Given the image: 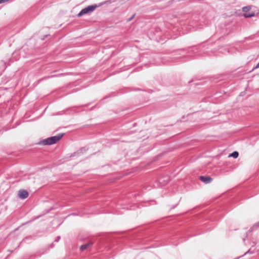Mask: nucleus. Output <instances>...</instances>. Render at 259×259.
Returning a JSON list of instances; mask_svg holds the SVG:
<instances>
[{"label":"nucleus","mask_w":259,"mask_h":259,"mask_svg":"<svg viewBox=\"0 0 259 259\" xmlns=\"http://www.w3.org/2000/svg\"><path fill=\"white\" fill-rule=\"evenodd\" d=\"M18 195L20 198L24 199L28 196V193L26 190H21L19 191Z\"/></svg>","instance_id":"obj_4"},{"label":"nucleus","mask_w":259,"mask_h":259,"mask_svg":"<svg viewBox=\"0 0 259 259\" xmlns=\"http://www.w3.org/2000/svg\"><path fill=\"white\" fill-rule=\"evenodd\" d=\"M258 15H259V10L256 11H251L250 13H244L243 14V16L245 18H250Z\"/></svg>","instance_id":"obj_3"},{"label":"nucleus","mask_w":259,"mask_h":259,"mask_svg":"<svg viewBox=\"0 0 259 259\" xmlns=\"http://www.w3.org/2000/svg\"><path fill=\"white\" fill-rule=\"evenodd\" d=\"M134 16H133V17H132L131 18L128 19V21H131L133 18H134Z\"/></svg>","instance_id":"obj_14"},{"label":"nucleus","mask_w":259,"mask_h":259,"mask_svg":"<svg viewBox=\"0 0 259 259\" xmlns=\"http://www.w3.org/2000/svg\"><path fill=\"white\" fill-rule=\"evenodd\" d=\"M60 236H58L55 240V242H58L59 240H60Z\"/></svg>","instance_id":"obj_12"},{"label":"nucleus","mask_w":259,"mask_h":259,"mask_svg":"<svg viewBox=\"0 0 259 259\" xmlns=\"http://www.w3.org/2000/svg\"><path fill=\"white\" fill-rule=\"evenodd\" d=\"M64 134H59L57 136L48 138L39 143V144L43 145H51L56 143L63 136Z\"/></svg>","instance_id":"obj_1"},{"label":"nucleus","mask_w":259,"mask_h":259,"mask_svg":"<svg viewBox=\"0 0 259 259\" xmlns=\"http://www.w3.org/2000/svg\"><path fill=\"white\" fill-rule=\"evenodd\" d=\"M239 156V153L237 151H234L229 155V157H233L234 158H237Z\"/></svg>","instance_id":"obj_9"},{"label":"nucleus","mask_w":259,"mask_h":259,"mask_svg":"<svg viewBox=\"0 0 259 259\" xmlns=\"http://www.w3.org/2000/svg\"><path fill=\"white\" fill-rule=\"evenodd\" d=\"M86 150V149L85 148L83 147V148H82L81 149H80V152H82L83 151H85Z\"/></svg>","instance_id":"obj_11"},{"label":"nucleus","mask_w":259,"mask_h":259,"mask_svg":"<svg viewBox=\"0 0 259 259\" xmlns=\"http://www.w3.org/2000/svg\"><path fill=\"white\" fill-rule=\"evenodd\" d=\"M259 227V222L257 223H256L255 224H254L252 227L250 229H251V231H252L253 229H255V228H256L257 227Z\"/></svg>","instance_id":"obj_10"},{"label":"nucleus","mask_w":259,"mask_h":259,"mask_svg":"<svg viewBox=\"0 0 259 259\" xmlns=\"http://www.w3.org/2000/svg\"><path fill=\"white\" fill-rule=\"evenodd\" d=\"M104 3H100L99 5L96 4L89 6L84 9H82L81 11L77 14L78 17H81L85 14H89L93 12L97 8L101 6Z\"/></svg>","instance_id":"obj_2"},{"label":"nucleus","mask_w":259,"mask_h":259,"mask_svg":"<svg viewBox=\"0 0 259 259\" xmlns=\"http://www.w3.org/2000/svg\"><path fill=\"white\" fill-rule=\"evenodd\" d=\"M169 181V178L167 177H165L163 178H161L159 180V182L160 184H162V185H164L166 184L168 181Z\"/></svg>","instance_id":"obj_7"},{"label":"nucleus","mask_w":259,"mask_h":259,"mask_svg":"<svg viewBox=\"0 0 259 259\" xmlns=\"http://www.w3.org/2000/svg\"><path fill=\"white\" fill-rule=\"evenodd\" d=\"M259 68V62L257 64V65H256L255 68Z\"/></svg>","instance_id":"obj_13"},{"label":"nucleus","mask_w":259,"mask_h":259,"mask_svg":"<svg viewBox=\"0 0 259 259\" xmlns=\"http://www.w3.org/2000/svg\"><path fill=\"white\" fill-rule=\"evenodd\" d=\"M252 6H247L242 8V11L245 13H247L248 11L251 10Z\"/></svg>","instance_id":"obj_8"},{"label":"nucleus","mask_w":259,"mask_h":259,"mask_svg":"<svg viewBox=\"0 0 259 259\" xmlns=\"http://www.w3.org/2000/svg\"><path fill=\"white\" fill-rule=\"evenodd\" d=\"M92 244V242H90V243H86V244H83V245L80 246V249L81 251H83V250L87 249L90 246H91Z\"/></svg>","instance_id":"obj_6"},{"label":"nucleus","mask_w":259,"mask_h":259,"mask_svg":"<svg viewBox=\"0 0 259 259\" xmlns=\"http://www.w3.org/2000/svg\"><path fill=\"white\" fill-rule=\"evenodd\" d=\"M200 180L205 183V184H208L211 182L212 179L209 177L200 176L199 177Z\"/></svg>","instance_id":"obj_5"}]
</instances>
